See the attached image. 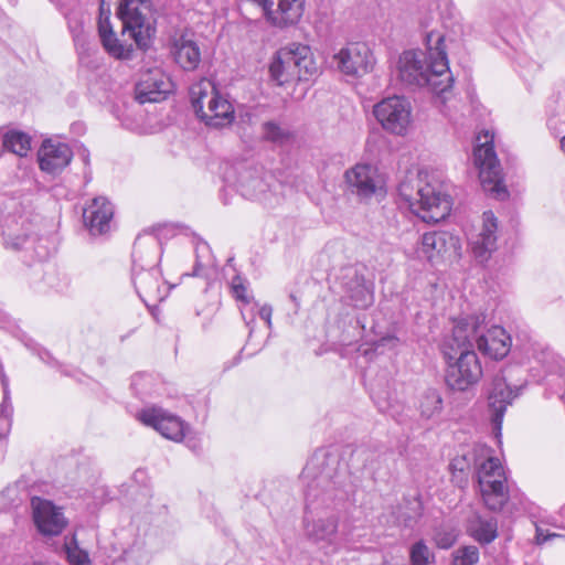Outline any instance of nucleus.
Masks as SVG:
<instances>
[{"label":"nucleus","mask_w":565,"mask_h":565,"mask_svg":"<svg viewBox=\"0 0 565 565\" xmlns=\"http://www.w3.org/2000/svg\"><path fill=\"white\" fill-rule=\"evenodd\" d=\"M21 341L30 351L36 354L43 362L51 363V361L53 360L47 350L41 348L38 343H35L31 338L26 337L25 334L21 337Z\"/></svg>","instance_id":"79ce46f5"},{"label":"nucleus","mask_w":565,"mask_h":565,"mask_svg":"<svg viewBox=\"0 0 565 565\" xmlns=\"http://www.w3.org/2000/svg\"><path fill=\"white\" fill-rule=\"evenodd\" d=\"M82 156H83L84 162L87 164L89 162L88 151L84 150Z\"/></svg>","instance_id":"09e8293b"},{"label":"nucleus","mask_w":565,"mask_h":565,"mask_svg":"<svg viewBox=\"0 0 565 565\" xmlns=\"http://www.w3.org/2000/svg\"><path fill=\"white\" fill-rule=\"evenodd\" d=\"M290 298L295 301L296 297L294 295H290Z\"/></svg>","instance_id":"603ef678"},{"label":"nucleus","mask_w":565,"mask_h":565,"mask_svg":"<svg viewBox=\"0 0 565 565\" xmlns=\"http://www.w3.org/2000/svg\"><path fill=\"white\" fill-rule=\"evenodd\" d=\"M194 266L192 273H185L183 276L206 277V270L215 266V259L210 245L201 238L194 239Z\"/></svg>","instance_id":"2f4dec72"},{"label":"nucleus","mask_w":565,"mask_h":565,"mask_svg":"<svg viewBox=\"0 0 565 565\" xmlns=\"http://www.w3.org/2000/svg\"><path fill=\"white\" fill-rule=\"evenodd\" d=\"M449 468L452 471L454 479L460 487L467 483V472L470 468V461L468 460L467 456L454 458L449 465Z\"/></svg>","instance_id":"ea45409f"},{"label":"nucleus","mask_w":565,"mask_h":565,"mask_svg":"<svg viewBox=\"0 0 565 565\" xmlns=\"http://www.w3.org/2000/svg\"><path fill=\"white\" fill-rule=\"evenodd\" d=\"M138 418L142 424L154 428L167 439L180 441L185 437L188 426L183 420L160 407L143 409L139 413Z\"/></svg>","instance_id":"4be33fe9"},{"label":"nucleus","mask_w":565,"mask_h":565,"mask_svg":"<svg viewBox=\"0 0 565 565\" xmlns=\"http://www.w3.org/2000/svg\"><path fill=\"white\" fill-rule=\"evenodd\" d=\"M365 268L361 265H348L340 269L337 281L352 306L369 308L374 301L373 284L365 280Z\"/></svg>","instance_id":"2eb2a0df"},{"label":"nucleus","mask_w":565,"mask_h":565,"mask_svg":"<svg viewBox=\"0 0 565 565\" xmlns=\"http://www.w3.org/2000/svg\"><path fill=\"white\" fill-rule=\"evenodd\" d=\"M521 369L509 366L497 373L491 382L488 394V404L491 412V422L497 436L501 434V427L507 407L519 396L525 383L514 381V374Z\"/></svg>","instance_id":"9d476101"},{"label":"nucleus","mask_w":565,"mask_h":565,"mask_svg":"<svg viewBox=\"0 0 565 565\" xmlns=\"http://www.w3.org/2000/svg\"><path fill=\"white\" fill-rule=\"evenodd\" d=\"M143 255H145L146 259L149 258L150 250L149 249H143Z\"/></svg>","instance_id":"3c124183"},{"label":"nucleus","mask_w":565,"mask_h":565,"mask_svg":"<svg viewBox=\"0 0 565 565\" xmlns=\"http://www.w3.org/2000/svg\"><path fill=\"white\" fill-rule=\"evenodd\" d=\"M345 180L360 198H371L382 189V179L376 167L358 163L345 172Z\"/></svg>","instance_id":"393cba45"},{"label":"nucleus","mask_w":565,"mask_h":565,"mask_svg":"<svg viewBox=\"0 0 565 565\" xmlns=\"http://www.w3.org/2000/svg\"><path fill=\"white\" fill-rule=\"evenodd\" d=\"M409 557L412 565H429L434 559V554L424 541H418L412 545Z\"/></svg>","instance_id":"58836bf2"},{"label":"nucleus","mask_w":565,"mask_h":565,"mask_svg":"<svg viewBox=\"0 0 565 565\" xmlns=\"http://www.w3.org/2000/svg\"><path fill=\"white\" fill-rule=\"evenodd\" d=\"M338 518L332 514L327 518H319L311 523L306 520V535L315 542H327L332 544L337 536Z\"/></svg>","instance_id":"c85d7f7f"},{"label":"nucleus","mask_w":565,"mask_h":565,"mask_svg":"<svg viewBox=\"0 0 565 565\" xmlns=\"http://www.w3.org/2000/svg\"><path fill=\"white\" fill-rule=\"evenodd\" d=\"M306 0H262L267 22L279 29L296 25L305 11Z\"/></svg>","instance_id":"412c9836"},{"label":"nucleus","mask_w":565,"mask_h":565,"mask_svg":"<svg viewBox=\"0 0 565 565\" xmlns=\"http://www.w3.org/2000/svg\"><path fill=\"white\" fill-rule=\"evenodd\" d=\"M443 409V398L435 390H429L423 394L419 401L420 415L427 419L439 415Z\"/></svg>","instance_id":"72a5a7b5"},{"label":"nucleus","mask_w":565,"mask_h":565,"mask_svg":"<svg viewBox=\"0 0 565 565\" xmlns=\"http://www.w3.org/2000/svg\"><path fill=\"white\" fill-rule=\"evenodd\" d=\"M457 239L455 236L444 231H433L425 233L420 238V245L417 248L418 257L426 258L428 262L441 256L450 248H455Z\"/></svg>","instance_id":"cd10ccee"},{"label":"nucleus","mask_w":565,"mask_h":565,"mask_svg":"<svg viewBox=\"0 0 565 565\" xmlns=\"http://www.w3.org/2000/svg\"><path fill=\"white\" fill-rule=\"evenodd\" d=\"M98 34L111 57L130 60L134 45L146 50L156 34L151 1L102 0Z\"/></svg>","instance_id":"f257e3e1"},{"label":"nucleus","mask_w":565,"mask_h":565,"mask_svg":"<svg viewBox=\"0 0 565 565\" xmlns=\"http://www.w3.org/2000/svg\"><path fill=\"white\" fill-rule=\"evenodd\" d=\"M31 137L15 129H0V178L10 177L12 167L31 150Z\"/></svg>","instance_id":"a211bd4d"},{"label":"nucleus","mask_w":565,"mask_h":565,"mask_svg":"<svg viewBox=\"0 0 565 565\" xmlns=\"http://www.w3.org/2000/svg\"><path fill=\"white\" fill-rule=\"evenodd\" d=\"M185 440V445L193 450L194 452L199 451L201 449L200 440L193 436H188L185 434V437H183Z\"/></svg>","instance_id":"a18cd8bd"},{"label":"nucleus","mask_w":565,"mask_h":565,"mask_svg":"<svg viewBox=\"0 0 565 565\" xmlns=\"http://www.w3.org/2000/svg\"><path fill=\"white\" fill-rule=\"evenodd\" d=\"M467 530L471 537L480 544H489L498 536V521L493 516L484 518L476 513L468 521Z\"/></svg>","instance_id":"7c9ffc66"},{"label":"nucleus","mask_w":565,"mask_h":565,"mask_svg":"<svg viewBox=\"0 0 565 565\" xmlns=\"http://www.w3.org/2000/svg\"><path fill=\"white\" fill-rule=\"evenodd\" d=\"M498 218L492 211L482 213L481 222L468 232V247L479 264H486L498 249Z\"/></svg>","instance_id":"ddd939ff"},{"label":"nucleus","mask_w":565,"mask_h":565,"mask_svg":"<svg viewBox=\"0 0 565 565\" xmlns=\"http://www.w3.org/2000/svg\"><path fill=\"white\" fill-rule=\"evenodd\" d=\"M231 287H232V292L237 300L248 302V298L246 295V287L243 285L242 279L239 277H235L232 280Z\"/></svg>","instance_id":"37998d69"},{"label":"nucleus","mask_w":565,"mask_h":565,"mask_svg":"<svg viewBox=\"0 0 565 565\" xmlns=\"http://www.w3.org/2000/svg\"><path fill=\"white\" fill-rule=\"evenodd\" d=\"M426 52L409 50L398 60L399 79L409 86H428L436 94L451 88L454 78L449 71L445 38L438 31L425 36Z\"/></svg>","instance_id":"7ed1b4c3"},{"label":"nucleus","mask_w":565,"mask_h":565,"mask_svg":"<svg viewBox=\"0 0 565 565\" xmlns=\"http://www.w3.org/2000/svg\"><path fill=\"white\" fill-rule=\"evenodd\" d=\"M484 318L486 316L481 313ZM486 319L481 323L478 332L470 337V342L476 341L478 350L486 356L493 360H501L508 355L511 350V337L499 326H493L486 332H482Z\"/></svg>","instance_id":"b1692460"},{"label":"nucleus","mask_w":565,"mask_h":565,"mask_svg":"<svg viewBox=\"0 0 565 565\" xmlns=\"http://www.w3.org/2000/svg\"><path fill=\"white\" fill-rule=\"evenodd\" d=\"M373 114L387 132L404 136L412 121L411 103L399 96L382 99L373 108Z\"/></svg>","instance_id":"4468645a"},{"label":"nucleus","mask_w":565,"mask_h":565,"mask_svg":"<svg viewBox=\"0 0 565 565\" xmlns=\"http://www.w3.org/2000/svg\"><path fill=\"white\" fill-rule=\"evenodd\" d=\"M190 98L195 115L202 121L203 115L213 114L215 108H221L223 116L232 111V104L220 94L211 79L203 78L193 84L190 88Z\"/></svg>","instance_id":"6ab92c4d"},{"label":"nucleus","mask_w":565,"mask_h":565,"mask_svg":"<svg viewBox=\"0 0 565 565\" xmlns=\"http://www.w3.org/2000/svg\"><path fill=\"white\" fill-rule=\"evenodd\" d=\"M482 315H470L455 321L452 333L445 339L441 351L448 364L446 383L455 391H466L482 376V367L472 350L470 337L476 334L483 322Z\"/></svg>","instance_id":"20e7f679"},{"label":"nucleus","mask_w":565,"mask_h":565,"mask_svg":"<svg viewBox=\"0 0 565 565\" xmlns=\"http://www.w3.org/2000/svg\"><path fill=\"white\" fill-rule=\"evenodd\" d=\"M477 477L486 507L492 511H500L509 500V490L499 459L488 457L478 467Z\"/></svg>","instance_id":"9b49d317"},{"label":"nucleus","mask_w":565,"mask_h":565,"mask_svg":"<svg viewBox=\"0 0 565 565\" xmlns=\"http://www.w3.org/2000/svg\"><path fill=\"white\" fill-rule=\"evenodd\" d=\"M530 358L546 371V384L557 393V388H564L559 395L565 404V361L551 350L547 345L540 342H534L529 348Z\"/></svg>","instance_id":"aec40b11"},{"label":"nucleus","mask_w":565,"mask_h":565,"mask_svg":"<svg viewBox=\"0 0 565 565\" xmlns=\"http://www.w3.org/2000/svg\"><path fill=\"white\" fill-rule=\"evenodd\" d=\"M479 555L477 546H461L452 553V565H476L479 561Z\"/></svg>","instance_id":"e433bc0d"},{"label":"nucleus","mask_w":565,"mask_h":565,"mask_svg":"<svg viewBox=\"0 0 565 565\" xmlns=\"http://www.w3.org/2000/svg\"><path fill=\"white\" fill-rule=\"evenodd\" d=\"M258 313H259L260 319L266 321L267 326L270 327L271 326V313H273L271 307L268 305H265L259 309Z\"/></svg>","instance_id":"c03bdc74"},{"label":"nucleus","mask_w":565,"mask_h":565,"mask_svg":"<svg viewBox=\"0 0 565 565\" xmlns=\"http://www.w3.org/2000/svg\"><path fill=\"white\" fill-rule=\"evenodd\" d=\"M561 149L565 153V136L561 139Z\"/></svg>","instance_id":"8fccbe9b"},{"label":"nucleus","mask_w":565,"mask_h":565,"mask_svg":"<svg viewBox=\"0 0 565 565\" xmlns=\"http://www.w3.org/2000/svg\"><path fill=\"white\" fill-rule=\"evenodd\" d=\"M457 539V530L449 523H441L434 529L433 540L439 548H450L456 543Z\"/></svg>","instance_id":"f704fd0d"},{"label":"nucleus","mask_w":565,"mask_h":565,"mask_svg":"<svg viewBox=\"0 0 565 565\" xmlns=\"http://www.w3.org/2000/svg\"><path fill=\"white\" fill-rule=\"evenodd\" d=\"M300 479L306 487V508L317 510L329 508L334 501L343 500L348 494L349 472L338 457L316 452L306 463Z\"/></svg>","instance_id":"39448f33"},{"label":"nucleus","mask_w":565,"mask_h":565,"mask_svg":"<svg viewBox=\"0 0 565 565\" xmlns=\"http://www.w3.org/2000/svg\"><path fill=\"white\" fill-rule=\"evenodd\" d=\"M536 532H537V534H536L537 543H543V542L547 541L551 536H555V534L550 535V536H543L542 531L540 529H537Z\"/></svg>","instance_id":"de8ad7c7"},{"label":"nucleus","mask_w":565,"mask_h":565,"mask_svg":"<svg viewBox=\"0 0 565 565\" xmlns=\"http://www.w3.org/2000/svg\"><path fill=\"white\" fill-rule=\"evenodd\" d=\"M366 452H367V451H366V449H364V448H356V449H354V450L352 451V458H354V457L361 458V457H363L364 455H366Z\"/></svg>","instance_id":"49530a36"},{"label":"nucleus","mask_w":565,"mask_h":565,"mask_svg":"<svg viewBox=\"0 0 565 565\" xmlns=\"http://www.w3.org/2000/svg\"><path fill=\"white\" fill-rule=\"evenodd\" d=\"M337 68L348 76H362L375 65L373 52L366 43H349L333 55Z\"/></svg>","instance_id":"dca6fc26"},{"label":"nucleus","mask_w":565,"mask_h":565,"mask_svg":"<svg viewBox=\"0 0 565 565\" xmlns=\"http://www.w3.org/2000/svg\"><path fill=\"white\" fill-rule=\"evenodd\" d=\"M73 152L63 142L44 140L38 152V160L42 171L50 174L61 173L71 162Z\"/></svg>","instance_id":"a878e982"},{"label":"nucleus","mask_w":565,"mask_h":565,"mask_svg":"<svg viewBox=\"0 0 565 565\" xmlns=\"http://www.w3.org/2000/svg\"><path fill=\"white\" fill-rule=\"evenodd\" d=\"M64 546L71 565H86L89 563L88 553L78 547L75 535L66 537Z\"/></svg>","instance_id":"c9c22d12"},{"label":"nucleus","mask_w":565,"mask_h":565,"mask_svg":"<svg viewBox=\"0 0 565 565\" xmlns=\"http://www.w3.org/2000/svg\"><path fill=\"white\" fill-rule=\"evenodd\" d=\"M220 109L221 108H215L213 114L206 113L203 115V121L205 125L214 128H221L232 124L234 119V108L232 107V111L224 116L221 114Z\"/></svg>","instance_id":"a19ab883"},{"label":"nucleus","mask_w":565,"mask_h":565,"mask_svg":"<svg viewBox=\"0 0 565 565\" xmlns=\"http://www.w3.org/2000/svg\"><path fill=\"white\" fill-rule=\"evenodd\" d=\"M33 520L39 532L45 536H57L67 525L62 509L51 501L33 497L31 500Z\"/></svg>","instance_id":"5701e85b"},{"label":"nucleus","mask_w":565,"mask_h":565,"mask_svg":"<svg viewBox=\"0 0 565 565\" xmlns=\"http://www.w3.org/2000/svg\"><path fill=\"white\" fill-rule=\"evenodd\" d=\"M317 72L311 49L300 43L280 49L269 66L270 78L279 86L291 81H308Z\"/></svg>","instance_id":"6e6552de"},{"label":"nucleus","mask_w":565,"mask_h":565,"mask_svg":"<svg viewBox=\"0 0 565 565\" xmlns=\"http://www.w3.org/2000/svg\"><path fill=\"white\" fill-rule=\"evenodd\" d=\"M473 162L479 170L483 191L498 200H505L509 192L503 184L502 169L494 151L493 137L488 132L477 137Z\"/></svg>","instance_id":"1a4fd4ad"},{"label":"nucleus","mask_w":565,"mask_h":565,"mask_svg":"<svg viewBox=\"0 0 565 565\" xmlns=\"http://www.w3.org/2000/svg\"><path fill=\"white\" fill-rule=\"evenodd\" d=\"M40 215L34 211L33 196L7 198L0 211V234L7 249L22 253L26 265L50 257L47 238L39 235Z\"/></svg>","instance_id":"f03ea898"},{"label":"nucleus","mask_w":565,"mask_h":565,"mask_svg":"<svg viewBox=\"0 0 565 565\" xmlns=\"http://www.w3.org/2000/svg\"><path fill=\"white\" fill-rule=\"evenodd\" d=\"M160 227L140 233L132 249V282L138 296L145 303L160 302L166 299L170 287L160 280L158 264L161 259Z\"/></svg>","instance_id":"423d86ee"},{"label":"nucleus","mask_w":565,"mask_h":565,"mask_svg":"<svg viewBox=\"0 0 565 565\" xmlns=\"http://www.w3.org/2000/svg\"><path fill=\"white\" fill-rule=\"evenodd\" d=\"M173 92L170 76L160 67L141 71L135 85V99L139 104L160 103Z\"/></svg>","instance_id":"f3484780"},{"label":"nucleus","mask_w":565,"mask_h":565,"mask_svg":"<svg viewBox=\"0 0 565 565\" xmlns=\"http://www.w3.org/2000/svg\"><path fill=\"white\" fill-rule=\"evenodd\" d=\"M172 54L174 61L185 71L195 70L201 61L198 44L183 36L174 42Z\"/></svg>","instance_id":"c756f323"},{"label":"nucleus","mask_w":565,"mask_h":565,"mask_svg":"<svg viewBox=\"0 0 565 565\" xmlns=\"http://www.w3.org/2000/svg\"><path fill=\"white\" fill-rule=\"evenodd\" d=\"M263 136L267 141L282 145L289 139L290 134L275 121H266L263 124Z\"/></svg>","instance_id":"4c0bfd02"},{"label":"nucleus","mask_w":565,"mask_h":565,"mask_svg":"<svg viewBox=\"0 0 565 565\" xmlns=\"http://www.w3.org/2000/svg\"><path fill=\"white\" fill-rule=\"evenodd\" d=\"M113 216V204L105 196L94 198L83 211L84 224L92 235L108 232Z\"/></svg>","instance_id":"bb28decb"},{"label":"nucleus","mask_w":565,"mask_h":565,"mask_svg":"<svg viewBox=\"0 0 565 565\" xmlns=\"http://www.w3.org/2000/svg\"><path fill=\"white\" fill-rule=\"evenodd\" d=\"M53 4H55L65 15L68 24L70 32L73 35V40L76 44H84L85 34H84V20L83 17L77 12H68L63 9L62 0H50Z\"/></svg>","instance_id":"473e14b6"},{"label":"nucleus","mask_w":565,"mask_h":565,"mask_svg":"<svg viewBox=\"0 0 565 565\" xmlns=\"http://www.w3.org/2000/svg\"><path fill=\"white\" fill-rule=\"evenodd\" d=\"M279 184L274 175L263 167L244 168L238 173L237 190L242 196L248 200H257L271 206L279 202L277 189Z\"/></svg>","instance_id":"f8f14e48"},{"label":"nucleus","mask_w":565,"mask_h":565,"mask_svg":"<svg viewBox=\"0 0 565 565\" xmlns=\"http://www.w3.org/2000/svg\"><path fill=\"white\" fill-rule=\"evenodd\" d=\"M398 204L426 223L446 218L451 210L450 196L422 180H404L397 188Z\"/></svg>","instance_id":"0eeeda50"}]
</instances>
